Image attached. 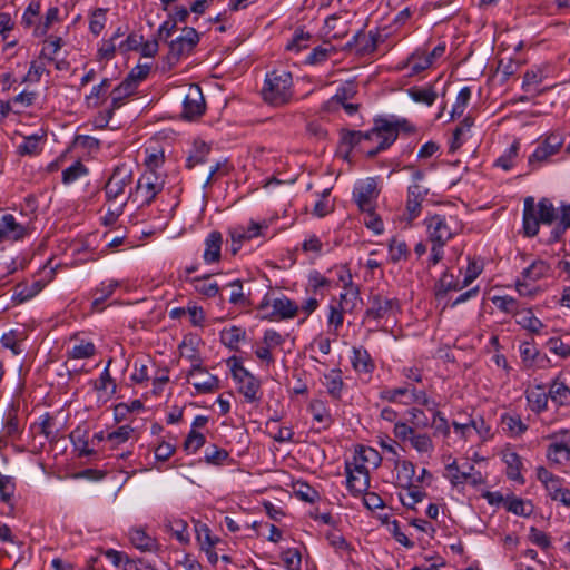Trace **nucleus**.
Segmentation results:
<instances>
[{
    "mask_svg": "<svg viewBox=\"0 0 570 570\" xmlns=\"http://www.w3.org/2000/svg\"><path fill=\"white\" fill-rule=\"evenodd\" d=\"M205 111V99L198 85H190L183 101V116L186 119L199 117Z\"/></svg>",
    "mask_w": 570,
    "mask_h": 570,
    "instance_id": "a211bd4d",
    "label": "nucleus"
},
{
    "mask_svg": "<svg viewBox=\"0 0 570 570\" xmlns=\"http://www.w3.org/2000/svg\"><path fill=\"white\" fill-rule=\"evenodd\" d=\"M41 16V2L40 0H31L26 7L22 17L21 24L26 29L36 28L38 20Z\"/></svg>",
    "mask_w": 570,
    "mask_h": 570,
    "instance_id": "a18cd8bd",
    "label": "nucleus"
},
{
    "mask_svg": "<svg viewBox=\"0 0 570 570\" xmlns=\"http://www.w3.org/2000/svg\"><path fill=\"white\" fill-rule=\"evenodd\" d=\"M553 69L549 63H541L531 67L523 77L522 89L531 92L538 88L546 79L551 78Z\"/></svg>",
    "mask_w": 570,
    "mask_h": 570,
    "instance_id": "aec40b11",
    "label": "nucleus"
},
{
    "mask_svg": "<svg viewBox=\"0 0 570 570\" xmlns=\"http://www.w3.org/2000/svg\"><path fill=\"white\" fill-rule=\"evenodd\" d=\"M348 32L347 20L334 14L325 20V33L333 39H342Z\"/></svg>",
    "mask_w": 570,
    "mask_h": 570,
    "instance_id": "58836bf2",
    "label": "nucleus"
},
{
    "mask_svg": "<svg viewBox=\"0 0 570 570\" xmlns=\"http://www.w3.org/2000/svg\"><path fill=\"white\" fill-rule=\"evenodd\" d=\"M40 433L45 436V439L49 442H56L59 438L58 431L56 429L55 419L46 413L40 416L39 423H37Z\"/></svg>",
    "mask_w": 570,
    "mask_h": 570,
    "instance_id": "864d4df0",
    "label": "nucleus"
},
{
    "mask_svg": "<svg viewBox=\"0 0 570 570\" xmlns=\"http://www.w3.org/2000/svg\"><path fill=\"white\" fill-rule=\"evenodd\" d=\"M119 286V282L115 279H110L108 282H102L94 292H92V308L100 312L104 309L101 306L102 303L108 299L116 288Z\"/></svg>",
    "mask_w": 570,
    "mask_h": 570,
    "instance_id": "c9c22d12",
    "label": "nucleus"
},
{
    "mask_svg": "<svg viewBox=\"0 0 570 570\" xmlns=\"http://www.w3.org/2000/svg\"><path fill=\"white\" fill-rule=\"evenodd\" d=\"M464 286H462V283H459L456 281H453V276L449 274H443L440 278V282L436 287L435 296L438 299L443 298L449 292L451 291H460Z\"/></svg>",
    "mask_w": 570,
    "mask_h": 570,
    "instance_id": "680f3d73",
    "label": "nucleus"
},
{
    "mask_svg": "<svg viewBox=\"0 0 570 570\" xmlns=\"http://www.w3.org/2000/svg\"><path fill=\"white\" fill-rule=\"evenodd\" d=\"M292 73L284 69L273 70L266 75L262 90L263 98L273 106L287 104L293 96Z\"/></svg>",
    "mask_w": 570,
    "mask_h": 570,
    "instance_id": "39448f33",
    "label": "nucleus"
},
{
    "mask_svg": "<svg viewBox=\"0 0 570 570\" xmlns=\"http://www.w3.org/2000/svg\"><path fill=\"white\" fill-rule=\"evenodd\" d=\"M26 235V226L19 223L12 214H6L0 218V244L20 240Z\"/></svg>",
    "mask_w": 570,
    "mask_h": 570,
    "instance_id": "6ab92c4d",
    "label": "nucleus"
},
{
    "mask_svg": "<svg viewBox=\"0 0 570 570\" xmlns=\"http://www.w3.org/2000/svg\"><path fill=\"white\" fill-rule=\"evenodd\" d=\"M432 66L430 58L424 51L416 50L411 53L404 61L397 63L396 69L409 70V76H415Z\"/></svg>",
    "mask_w": 570,
    "mask_h": 570,
    "instance_id": "4be33fe9",
    "label": "nucleus"
},
{
    "mask_svg": "<svg viewBox=\"0 0 570 570\" xmlns=\"http://www.w3.org/2000/svg\"><path fill=\"white\" fill-rule=\"evenodd\" d=\"M14 20L8 12H0V36L4 42L3 51L14 48L18 45L17 38H11L10 33L14 29Z\"/></svg>",
    "mask_w": 570,
    "mask_h": 570,
    "instance_id": "e433bc0d",
    "label": "nucleus"
},
{
    "mask_svg": "<svg viewBox=\"0 0 570 570\" xmlns=\"http://www.w3.org/2000/svg\"><path fill=\"white\" fill-rule=\"evenodd\" d=\"M228 456L229 454L226 450L213 444L206 448L204 453V461L207 464L222 465L228 459Z\"/></svg>",
    "mask_w": 570,
    "mask_h": 570,
    "instance_id": "0e129e2a",
    "label": "nucleus"
},
{
    "mask_svg": "<svg viewBox=\"0 0 570 570\" xmlns=\"http://www.w3.org/2000/svg\"><path fill=\"white\" fill-rule=\"evenodd\" d=\"M471 99V89L470 87H463L455 99V102L452 106L451 118L460 117L463 115L466 109L469 101Z\"/></svg>",
    "mask_w": 570,
    "mask_h": 570,
    "instance_id": "69168bd1",
    "label": "nucleus"
},
{
    "mask_svg": "<svg viewBox=\"0 0 570 570\" xmlns=\"http://www.w3.org/2000/svg\"><path fill=\"white\" fill-rule=\"evenodd\" d=\"M428 191V188L421 186L417 183L409 187L406 202V214L409 222L415 219L421 214L422 202L425 199Z\"/></svg>",
    "mask_w": 570,
    "mask_h": 570,
    "instance_id": "412c9836",
    "label": "nucleus"
},
{
    "mask_svg": "<svg viewBox=\"0 0 570 570\" xmlns=\"http://www.w3.org/2000/svg\"><path fill=\"white\" fill-rule=\"evenodd\" d=\"M346 483L353 495L363 494L370 488V473L366 466L352 464L347 461L345 464Z\"/></svg>",
    "mask_w": 570,
    "mask_h": 570,
    "instance_id": "2eb2a0df",
    "label": "nucleus"
},
{
    "mask_svg": "<svg viewBox=\"0 0 570 570\" xmlns=\"http://www.w3.org/2000/svg\"><path fill=\"white\" fill-rule=\"evenodd\" d=\"M424 226L432 244L431 262L435 265L443 258V247L462 232V224L453 215L434 214L424 219Z\"/></svg>",
    "mask_w": 570,
    "mask_h": 570,
    "instance_id": "f257e3e1",
    "label": "nucleus"
},
{
    "mask_svg": "<svg viewBox=\"0 0 570 570\" xmlns=\"http://www.w3.org/2000/svg\"><path fill=\"white\" fill-rule=\"evenodd\" d=\"M134 183V169L130 164L117 165L105 185V196L108 203L127 205L131 200L130 189Z\"/></svg>",
    "mask_w": 570,
    "mask_h": 570,
    "instance_id": "20e7f679",
    "label": "nucleus"
},
{
    "mask_svg": "<svg viewBox=\"0 0 570 570\" xmlns=\"http://www.w3.org/2000/svg\"><path fill=\"white\" fill-rule=\"evenodd\" d=\"M166 530L180 543L188 544L190 542V534L188 532V524L183 519H168L165 523Z\"/></svg>",
    "mask_w": 570,
    "mask_h": 570,
    "instance_id": "4c0bfd02",
    "label": "nucleus"
},
{
    "mask_svg": "<svg viewBox=\"0 0 570 570\" xmlns=\"http://www.w3.org/2000/svg\"><path fill=\"white\" fill-rule=\"evenodd\" d=\"M285 342V336L279 332L269 328L264 332L262 341L255 347L256 357L266 365L275 363L273 351L281 347Z\"/></svg>",
    "mask_w": 570,
    "mask_h": 570,
    "instance_id": "9b49d317",
    "label": "nucleus"
},
{
    "mask_svg": "<svg viewBox=\"0 0 570 570\" xmlns=\"http://www.w3.org/2000/svg\"><path fill=\"white\" fill-rule=\"evenodd\" d=\"M137 88H135L130 81L124 80L118 87H116L111 91V102L110 108L106 110L104 114H100L96 122L99 127H106L111 119L114 111L116 109H119L124 104L125 100L135 94Z\"/></svg>",
    "mask_w": 570,
    "mask_h": 570,
    "instance_id": "4468645a",
    "label": "nucleus"
},
{
    "mask_svg": "<svg viewBox=\"0 0 570 570\" xmlns=\"http://www.w3.org/2000/svg\"><path fill=\"white\" fill-rule=\"evenodd\" d=\"M16 492V481L8 475H0V499L3 503L12 505Z\"/></svg>",
    "mask_w": 570,
    "mask_h": 570,
    "instance_id": "e2e57ef3",
    "label": "nucleus"
},
{
    "mask_svg": "<svg viewBox=\"0 0 570 570\" xmlns=\"http://www.w3.org/2000/svg\"><path fill=\"white\" fill-rule=\"evenodd\" d=\"M267 229L268 224L265 220L262 223L250 220L247 226L237 225L228 228L232 254L236 255L244 243L264 236Z\"/></svg>",
    "mask_w": 570,
    "mask_h": 570,
    "instance_id": "6e6552de",
    "label": "nucleus"
},
{
    "mask_svg": "<svg viewBox=\"0 0 570 570\" xmlns=\"http://www.w3.org/2000/svg\"><path fill=\"white\" fill-rule=\"evenodd\" d=\"M549 400V393L544 391V387L537 385L527 392V401L530 409L533 412H542L547 409Z\"/></svg>",
    "mask_w": 570,
    "mask_h": 570,
    "instance_id": "a19ab883",
    "label": "nucleus"
},
{
    "mask_svg": "<svg viewBox=\"0 0 570 570\" xmlns=\"http://www.w3.org/2000/svg\"><path fill=\"white\" fill-rule=\"evenodd\" d=\"M520 150V142L514 140L512 145L495 160V166L508 171L513 168L514 160Z\"/></svg>",
    "mask_w": 570,
    "mask_h": 570,
    "instance_id": "603ef678",
    "label": "nucleus"
},
{
    "mask_svg": "<svg viewBox=\"0 0 570 570\" xmlns=\"http://www.w3.org/2000/svg\"><path fill=\"white\" fill-rule=\"evenodd\" d=\"M233 377L237 383L238 392L247 402H256L261 399V382L243 365L235 364L232 368Z\"/></svg>",
    "mask_w": 570,
    "mask_h": 570,
    "instance_id": "1a4fd4ad",
    "label": "nucleus"
},
{
    "mask_svg": "<svg viewBox=\"0 0 570 570\" xmlns=\"http://www.w3.org/2000/svg\"><path fill=\"white\" fill-rule=\"evenodd\" d=\"M557 217V209L548 198H542L538 203L533 197L524 199L523 232L525 236L534 237L539 233L540 224L551 225Z\"/></svg>",
    "mask_w": 570,
    "mask_h": 570,
    "instance_id": "f03ea898",
    "label": "nucleus"
},
{
    "mask_svg": "<svg viewBox=\"0 0 570 570\" xmlns=\"http://www.w3.org/2000/svg\"><path fill=\"white\" fill-rule=\"evenodd\" d=\"M70 341L73 342V345L67 352L68 358L86 360L96 354V346L92 342L81 340L78 336L71 337Z\"/></svg>",
    "mask_w": 570,
    "mask_h": 570,
    "instance_id": "7c9ffc66",
    "label": "nucleus"
},
{
    "mask_svg": "<svg viewBox=\"0 0 570 570\" xmlns=\"http://www.w3.org/2000/svg\"><path fill=\"white\" fill-rule=\"evenodd\" d=\"M107 11L105 8H97L89 13V31L96 37L105 29Z\"/></svg>",
    "mask_w": 570,
    "mask_h": 570,
    "instance_id": "3c124183",
    "label": "nucleus"
},
{
    "mask_svg": "<svg viewBox=\"0 0 570 570\" xmlns=\"http://www.w3.org/2000/svg\"><path fill=\"white\" fill-rule=\"evenodd\" d=\"M197 393L207 394L219 389V380L217 376L208 373L203 366L197 371L196 379H189Z\"/></svg>",
    "mask_w": 570,
    "mask_h": 570,
    "instance_id": "393cba45",
    "label": "nucleus"
},
{
    "mask_svg": "<svg viewBox=\"0 0 570 570\" xmlns=\"http://www.w3.org/2000/svg\"><path fill=\"white\" fill-rule=\"evenodd\" d=\"M60 19V9L56 6H50L43 16H40L38 23L33 30L35 37L46 36L48 31L52 28V26L59 22Z\"/></svg>",
    "mask_w": 570,
    "mask_h": 570,
    "instance_id": "473e14b6",
    "label": "nucleus"
},
{
    "mask_svg": "<svg viewBox=\"0 0 570 570\" xmlns=\"http://www.w3.org/2000/svg\"><path fill=\"white\" fill-rule=\"evenodd\" d=\"M130 542L141 551L153 552L158 550V542L155 538L146 533L141 528H135L130 531Z\"/></svg>",
    "mask_w": 570,
    "mask_h": 570,
    "instance_id": "72a5a7b5",
    "label": "nucleus"
},
{
    "mask_svg": "<svg viewBox=\"0 0 570 570\" xmlns=\"http://www.w3.org/2000/svg\"><path fill=\"white\" fill-rule=\"evenodd\" d=\"M395 482L396 485L410 487L415 476V465L407 460H394Z\"/></svg>",
    "mask_w": 570,
    "mask_h": 570,
    "instance_id": "cd10ccee",
    "label": "nucleus"
},
{
    "mask_svg": "<svg viewBox=\"0 0 570 570\" xmlns=\"http://www.w3.org/2000/svg\"><path fill=\"white\" fill-rule=\"evenodd\" d=\"M199 42V35L196 29L186 27L183 29V35L177 37L169 43V55L179 59L185 55H189Z\"/></svg>",
    "mask_w": 570,
    "mask_h": 570,
    "instance_id": "f3484780",
    "label": "nucleus"
},
{
    "mask_svg": "<svg viewBox=\"0 0 570 570\" xmlns=\"http://www.w3.org/2000/svg\"><path fill=\"white\" fill-rule=\"evenodd\" d=\"M548 350L561 358L570 357V344L559 337H551L547 341Z\"/></svg>",
    "mask_w": 570,
    "mask_h": 570,
    "instance_id": "774afa93",
    "label": "nucleus"
},
{
    "mask_svg": "<svg viewBox=\"0 0 570 570\" xmlns=\"http://www.w3.org/2000/svg\"><path fill=\"white\" fill-rule=\"evenodd\" d=\"M195 532H196V540L198 541L200 549L207 548V547H215L217 542L219 541L218 538L213 537L210 529L207 524L197 521L195 523Z\"/></svg>",
    "mask_w": 570,
    "mask_h": 570,
    "instance_id": "5fc2aeb1",
    "label": "nucleus"
},
{
    "mask_svg": "<svg viewBox=\"0 0 570 570\" xmlns=\"http://www.w3.org/2000/svg\"><path fill=\"white\" fill-rule=\"evenodd\" d=\"M166 176L159 170H145L130 189L131 202L138 206H148L164 189Z\"/></svg>",
    "mask_w": 570,
    "mask_h": 570,
    "instance_id": "423d86ee",
    "label": "nucleus"
},
{
    "mask_svg": "<svg viewBox=\"0 0 570 570\" xmlns=\"http://www.w3.org/2000/svg\"><path fill=\"white\" fill-rule=\"evenodd\" d=\"M549 399L559 406L570 405V389L558 380H554L549 386Z\"/></svg>",
    "mask_w": 570,
    "mask_h": 570,
    "instance_id": "37998d69",
    "label": "nucleus"
},
{
    "mask_svg": "<svg viewBox=\"0 0 570 570\" xmlns=\"http://www.w3.org/2000/svg\"><path fill=\"white\" fill-rule=\"evenodd\" d=\"M284 567L287 570H301L302 569V554L296 548H288L281 554Z\"/></svg>",
    "mask_w": 570,
    "mask_h": 570,
    "instance_id": "338daca9",
    "label": "nucleus"
},
{
    "mask_svg": "<svg viewBox=\"0 0 570 570\" xmlns=\"http://www.w3.org/2000/svg\"><path fill=\"white\" fill-rule=\"evenodd\" d=\"M46 141V134H33L23 137L21 144L18 145L17 151L21 156H36L42 150V146Z\"/></svg>",
    "mask_w": 570,
    "mask_h": 570,
    "instance_id": "2f4dec72",
    "label": "nucleus"
},
{
    "mask_svg": "<svg viewBox=\"0 0 570 570\" xmlns=\"http://www.w3.org/2000/svg\"><path fill=\"white\" fill-rule=\"evenodd\" d=\"M134 433L130 425H121L116 431L110 432L106 436V441L110 443V449H117L120 444L127 442Z\"/></svg>",
    "mask_w": 570,
    "mask_h": 570,
    "instance_id": "4d7b16f0",
    "label": "nucleus"
},
{
    "mask_svg": "<svg viewBox=\"0 0 570 570\" xmlns=\"http://www.w3.org/2000/svg\"><path fill=\"white\" fill-rule=\"evenodd\" d=\"M322 384L326 387L327 393L333 399H341L344 387L341 370L333 368L328 373L324 374Z\"/></svg>",
    "mask_w": 570,
    "mask_h": 570,
    "instance_id": "f704fd0d",
    "label": "nucleus"
},
{
    "mask_svg": "<svg viewBox=\"0 0 570 570\" xmlns=\"http://www.w3.org/2000/svg\"><path fill=\"white\" fill-rule=\"evenodd\" d=\"M514 318L518 325L531 334H540L544 328V324L534 315L531 308L521 307Z\"/></svg>",
    "mask_w": 570,
    "mask_h": 570,
    "instance_id": "bb28decb",
    "label": "nucleus"
},
{
    "mask_svg": "<svg viewBox=\"0 0 570 570\" xmlns=\"http://www.w3.org/2000/svg\"><path fill=\"white\" fill-rule=\"evenodd\" d=\"M187 281L193 285L195 292L205 297H215L219 292L218 284L212 282L209 275L203 277L197 276L188 278Z\"/></svg>",
    "mask_w": 570,
    "mask_h": 570,
    "instance_id": "79ce46f5",
    "label": "nucleus"
},
{
    "mask_svg": "<svg viewBox=\"0 0 570 570\" xmlns=\"http://www.w3.org/2000/svg\"><path fill=\"white\" fill-rule=\"evenodd\" d=\"M308 411L313 421L318 424V430H326L332 425V415L323 401L312 400L308 404Z\"/></svg>",
    "mask_w": 570,
    "mask_h": 570,
    "instance_id": "c756f323",
    "label": "nucleus"
},
{
    "mask_svg": "<svg viewBox=\"0 0 570 570\" xmlns=\"http://www.w3.org/2000/svg\"><path fill=\"white\" fill-rule=\"evenodd\" d=\"M503 461L507 464V474L512 480H519L521 478L520 470L522 462L520 456L513 451H505L503 453Z\"/></svg>",
    "mask_w": 570,
    "mask_h": 570,
    "instance_id": "13d9d810",
    "label": "nucleus"
},
{
    "mask_svg": "<svg viewBox=\"0 0 570 570\" xmlns=\"http://www.w3.org/2000/svg\"><path fill=\"white\" fill-rule=\"evenodd\" d=\"M63 45L65 42L61 37L53 35L49 36L43 41L39 58L47 61H55L57 53L61 50Z\"/></svg>",
    "mask_w": 570,
    "mask_h": 570,
    "instance_id": "c03bdc74",
    "label": "nucleus"
},
{
    "mask_svg": "<svg viewBox=\"0 0 570 570\" xmlns=\"http://www.w3.org/2000/svg\"><path fill=\"white\" fill-rule=\"evenodd\" d=\"M492 303L499 308L501 312L505 314H510L513 317L517 315V313L520 311L521 306L519 302L508 295L504 296H494L492 298Z\"/></svg>",
    "mask_w": 570,
    "mask_h": 570,
    "instance_id": "bf43d9fd",
    "label": "nucleus"
},
{
    "mask_svg": "<svg viewBox=\"0 0 570 570\" xmlns=\"http://www.w3.org/2000/svg\"><path fill=\"white\" fill-rule=\"evenodd\" d=\"M400 125L399 120L375 119L374 127L367 131V138H365L367 147H362V153L367 157H374L389 148L399 136Z\"/></svg>",
    "mask_w": 570,
    "mask_h": 570,
    "instance_id": "7ed1b4c3",
    "label": "nucleus"
},
{
    "mask_svg": "<svg viewBox=\"0 0 570 570\" xmlns=\"http://www.w3.org/2000/svg\"><path fill=\"white\" fill-rule=\"evenodd\" d=\"M179 352H180L181 357H184L190 362V370L188 372L187 377L196 379L197 371H200L202 358H200L199 353L194 344V340L193 338H190L189 341L184 340L183 343L179 345Z\"/></svg>",
    "mask_w": 570,
    "mask_h": 570,
    "instance_id": "a878e982",
    "label": "nucleus"
},
{
    "mask_svg": "<svg viewBox=\"0 0 570 570\" xmlns=\"http://www.w3.org/2000/svg\"><path fill=\"white\" fill-rule=\"evenodd\" d=\"M411 446L419 453L431 454L434 451V443L430 434L428 433H414L410 440Z\"/></svg>",
    "mask_w": 570,
    "mask_h": 570,
    "instance_id": "6e6d98bb",
    "label": "nucleus"
},
{
    "mask_svg": "<svg viewBox=\"0 0 570 570\" xmlns=\"http://www.w3.org/2000/svg\"><path fill=\"white\" fill-rule=\"evenodd\" d=\"M407 94L415 102L426 106H432L438 97V94L432 87H412L407 89Z\"/></svg>",
    "mask_w": 570,
    "mask_h": 570,
    "instance_id": "de8ad7c7",
    "label": "nucleus"
},
{
    "mask_svg": "<svg viewBox=\"0 0 570 570\" xmlns=\"http://www.w3.org/2000/svg\"><path fill=\"white\" fill-rule=\"evenodd\" d=\"M400 309L396 298L387 297L382 294H373L368 298V307L365 311L364 320L380 321L389 318Z\"/></svg>",
    "mask_w": 570,
    "mask_h": 570,
    "instance_id": "9d476101",
    "label": "nucleus"
},
{
    "mask_svg": "<svg viewBox=\"0 0 570 570\" xmlns=\"http://www.w3.org/2000/svg\"><path fill=\"white\" fill-rule=\"evenodd\" d=\"M377 196V185L373 178L357 183L353 190V198L362 212L374 210Z\"/></svg>",
    "mask_w": 570,
    "mask_h": 570,
    "instance_id": "ddd939ff",
    "label": "nucleus"
},
{
    "mask_svg": "<svg viewBox=\"0 0 570 570\" xmlns=\"http://www.w3.org/2000/svg\"><path fill=\"white\" fill-rule=\"evenodd\" d=\"M343 289L344 292L340 294V298L334 301V303L342 306L347 312H352L360 301L358 286H350L348 288Z\"/></svg>",
    "mask_w": 570,
    "mask_h": 570,
    "instance_id": "09e8293b",
    "label": "nucleus"
},
{
    "mask_svg": "<svg viewBox=\"0 0 570 570\" xmlns=\"http://www.w3.org/2000/svg\"><path fill=\"white\" fill-rule=\"evenodd\" d=\"M563 141L564 140L561 134L552 132L548 135L546 139L529 156V165L533 166L535 163L542 164L548 161L551 156L559 153Z\"/></svg>",
    "mask_w": 570,
    "mask_h": 570,
    "instance_id": "dca6fc26",
    "label": "nucleus"
},
{
    "mask_svg": "<svg viewBox=\"0 0 570 570\" xmlns=\"http://www.w3.org/2000/svg\"><path fill=\"white\" fill-rule=\"evenodd\" d=\"M412 392L413 387L410 383H406L403 386L383 390L380 393V397L390 403L410 405L412 400Z\"/></svg>",
    "mask_w": 570,
    "mask_h": 570,
    "instance_id": "c85d7f7f",
    "label": "nucleus"
},
{
    "mask_svg": "<svg viewBox=\"0 0 570 570\" xmlns=\"http://www.w3.org/2000/svg\"><path fill=\"white\" fill-rule=\"evenodd\" d=\"M205 249L203 259L205 264L218 263L222 257L223 235L218 230L210 232L204 240Z\"/></svg>",
    "mask_w": 570,
    "mask_h": 570,
    "instance_id": "5701e85b",
    "label": "nucleus"
},
{
    "mask_svg": "<svg viewBox=\"0 0 570 570\" xmlns=\"http://www.w3.org/2000/svg\"><path fill=\"white\" fill-rule=\"evenodd\" d=\"M351 363L358 374H371L375 368L374 361L363 346L353 347Z\"/></svg>",
    "mask_w": 570,
    "mask_h": 570,
    "instance_id": "b1692460",
    "label": "nucleus"
},
{
    "mask_svg": "<svg viewBox=\"0 0 570 570\" xmlns=\"http://www.w3.org/2000/svg\"><path fill=\"white\" fill-rule=\"evenodd\" d=\"M552 442L547 449V458L550 462L556 464H570V434L566 430L556 432L549 436Z\"/></svg>",
    "mask_w": 570,
    "mask_h": 570,
    "instance_id": "f8f14e48",
    "label": "nucleus"
},
{
    "mask_svg": "<svg viewBox=\"0 0 570 570\" xmlns=\"http://www.w3.org/2000/svg\"><path fill=\"white\" fill-rule=\"evenodd\" d=\"M210 148L205 142H195L194 151L187 158V167L194 168L199 164H204L207 160Z\"/></svg>",
    "mask_w": 570,
    "mask_h": 570,
    "instance_id": "052dcab7",
    "label": "nucleus"
},
{
    "mask_svg": "<svg viewBox=\"0 0 570 570\" xmlns=\"http://www.w3.org/2000/svg\"><path fill=\"white\" fill-rule=\"evenodd\" d=\"M550 272V265L541 259L534 261L530 266L523 269L522 276L530 282H537L546 277Z\"/></svg>",
    "mask_w": 570,
    "mask_h": 570,
    "instance_id": "49530a36",
    "label": "nucleus"
},
{
    "mask_svg": "<svg viewBox=\"0 0 570 570\" xmlns=\"http://www.w3.org/2000/svg\"><path fill=\"white\" fill-rule=\"evenodd\" d=\"M110 87V80L104 79L99 85L92 87L89 95L86 96L85 100L88 107L97 108L100 106L102 98H105Z\"/></svg>",
    "mask_w": 570,
    "mask_h": 570,
    "instance_id": "8fccbe9b",
    "label": "nucleus"
},
{
    "mask_svg": "<svg viewBox=\"0 0 570 570\" xmlns=\"http://www.w3.org/2000/svg\"><path fill=\"white\" fill-rule=\"evenodd\" d=\"M352 464L366 466V464H372L373 466H377L381 462L380 453L373 448L362 446L360 445L354 453Z\"/></svg>",
    "mask_w": 570,
    "mask_h": 570,
    "instance_id": "ea45409f",
    "label": "nucleus"
},
{
    "mask_svg": "<svg viewBox=\"0 0 570 570\" xmlns=\"http://www.w3.org/2000/svg\"><path fill=\"white\" fill-rule=\"evenodd\" d=\"M261 318L268 321L294 318L299 306L285 295L274 297L266 294L257 306Z\"/></svg>",
    "mask_w": 570,
    "mask_h": 570,
    "instance_id": "0eeeda50",
    "label": "nucleus"
}]
</instances>
